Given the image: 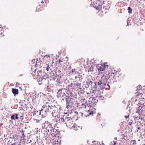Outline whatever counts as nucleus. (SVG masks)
I'll return each mask as SVG.
<instances>
[{"label": "nucleus", "instance_id": "1", "mask_svg": "<svg viewBox=\"0 0 145 145\" xmlns=\"http://www.w3.org/2000/svg\"><path fill=\"white\" fill-rule=\"evenodd\" d=\"M59 120L61 122L64 123L66 124L67 127L70 129L74 128L75 127L73 120L71 117L61 118Z\"/></svg>", "mask_w": 145, "mask_h": 145}, {"label": "nucleus", "instance_id": "2", "mask_svg": "<svg viewBox=\"0 0 145 145\" xmlns=\"http://www.w3.org/2000/svg\"><path fill=\"white\" fill-rule=\"evenodd\" d=\"M136 95L133 99L135 102L138 100V104L141 105H145V95L143 93L139 92H136Z\"/></svg>", "mask_w": 145, "mask_h": 145}, {"label": "nucleus", "instance_id": "3", "mask_svg": "<svg viewBox=\"0 0 145 145\" xmlns=\"http://www.w3.org/2000/svg\"><path fill=\"white\" fill-rule=\"evenodd\" d=\"M91 5L93 7L96 8V10L103 12L101 4L99 1L97 0H91Z\"/></svg>", "mask_w": 145, "mask_h": 145}, {"label": "nucleus", "instance_id": "4", "mask_svg": "<svg viewBox=\"0 0 145 145\" xmlns=\"http://www.w3.org/2000/svg\"><path fill=\"white\" fill-rule=\"evenodd\" d=\"M52 107V106H46L44 105L42 106L41 110H40V115H41V113H42V116L44 115H46L47 114V112H51L50 111V109H51Z\"/></svg>", "mask_w": 145, "mask_h": 145}, {"label": "nucleus", "instance_id": "5", "mask_svg": "<svg viewBox=\"0 0 145 145\" xmlns=\"http://www.w3.org/2000/svg\"><path fill=\"white\" fill-rule=\"evenodd\" d=\"M139 106L136 108V112L139 113L140 112H143L145 110V105H138Z\"/></svg>", "mask_w": 145, "mask_h": 145}, {"label": "nucleus", "instance_id": "6", "mask_svg": "<svg viewBox=\"0 0 145 145\" xmlns=\"http://www.w3.org/2000/svg\"><path fill=\"white\" fill-rule=\"evenodd\" d=\"M108 67V65L107 63H105L102 64L98 68V70L99 71H103L106 69H107Z\"/></svg>", "mask_w": 145, "mask_h": 145}, {"label": "nucleus", "instance_id": "7", "mask_svg": "<svg viewBox=\"0 0 145 145\" xmlns=\"http://www.w3.org/2000/svg\"><path fill=\"white\" fill-rule=\"evenodd\" d=\"M106 81V79L103 77H101V79L99 80V81L98 82V84L99 85H101L105 83V82Z\"/></svg>", "mask_w": 145, "mask_h": 145}, {"label": "nucleus", "instance_id": "8", "mask_svg": "<svg viewBox=\"0 0 145 145\" xmlns=\"http://www.w3.org/2000/svg\"><path fill=\"white\" fill-rule=\"evenodd\" d=\"M44 6L45 5H41L39 4L38 6L36 7V8L38 11H40L44 9Z\"/></svg>", "mask_w": 145, "mask_h": 145}, {"label": "nucleus", "instance_id": "9", "mask_svg": "<svg viewBox=\"0 0 145 145\" xmlns=\"http://www.w3.org/2000/svg\"><path fill=\"white\" fill-rule=\"evenodd\" d=\"M52 145H59L60 144L59 142L56 138L52 139Z\"/></svg>", "mask_w": 145, "mask_h": 145}, {"label": "nucleus", "instance_id": "10", "mask_svg": "<svg viewBox=\"0 0 145 145\" xmlns=\"http://www.w3.org/2000/svg\"><path fill=\"white\" fill-rule=\"evenodd\" d=\"M12 92L15 96L18 94L19 93L18 90L16 89L12 88Z\"/></svg>", "mask_w": 145, "mask_h": 145}, {"label": "nucleus", "instance_id": "11", "mask_svg": "<svg viewBox=\"0 0 145 145\" xmlns=\"http://www.w3.org/2000/svg\"><path fill=\"white\" fill-rule=\"evenodd\" d=\"M44 67L46 69V70L47 71H49L50 70V67H49V65L48 64H44Z\"/></svg>", "mask_w": 145, "mask_h": 145}, {"label": "nucleus", "instance_id": "12", "mask_svg": "<svg viewBox=\"0 0 145 145\" xmlns=\"http://www.w3.org/2000/svg\"><path fill=\"white\" fill-rule=\"evenodd\" d=\"M24 131L22 130L21 131V133H22V136L21 137V138L22 139L24 140H25V136L24 135Z\"/></svg>", "mask_w": 145, "mask_h": 145}, {"label": "nucleus", "instance_id": "13", "mask_svg": "<svg viewBox=\"0 0 145 145\" xmlns=\"http://www.w3.org/2000/svg\"><path fill=\"white\" fill-rule=\"evenodd\" d=\"M89 142V141H88V144H89V145H96V144H97V143L96 141H93L92 142V144H90V143Z\"/></svg>", "mask_w": 145, "mask_h": 145}, {"label": "nucleus", "instance_id": "14", "mask_svg": "<svg viewBox=\"0 0 145 145\" xmlns=\"http://www.w3.org/2000/svg\"><path fill=\"white\" fill-rule=\"evenodd\" d=\"M48 124L46 123H44L42 125V128L47 129L46 125H48Z\"/></svg>", "mask_w": 145, "mask_h": 145}, {"label": "nucleus", "instance_id": "15", "mask_svg": "<svg viewBox=\"0 0 145 145\" xmlns=\"http://www.w3.org/2000/svg\"><path fill=\"white\" fill-rule=\"evenodd\" d=\"M4 36V31L3 30H0V37H2Z\"/></svg>", "mask_w": 145, "mask_h": 145}, {"label": "nucleus", "instance_id": "16", "mask_svg": "<svg viewBox=\"0 0 145 145\" xmlns=\"http://www.w3.org/2000/svg\"><path fill=\"white\" fill-rule=\"evenodd\" d=\"M44 59H45L46 60L49 59V58H50V56L49 55H46L44 56Z\"/></svg>", "mask_w": 145, "mask_h": 145}, {"label": "nucleus", "instance_id": "17", "mask_svg": "<svg viewBox=\"0 0 145 145\" xmlns=\"http://www.w3.org/2000/svg\"><path fill=\"white\" fill-rule=\"evenodd\" d=\"M122 138L123 139H125L127 137V134L126 133H124L122 135Z\"/></svg>", "mask_w": 145, "mask_h": 145}, {"label": "nucleus", "instance_id": "18", "mask_svg": "<svg viewBox=\"0 0 145 145\" xmlns=\"http://www.w3.org/2000/svg\"><path fill=\"white\" fill-rule=\"evenodd\" d=\"M87 113H88L87 114H88V115H90L93 114V112L91 110H88Z\"/></svg>", "mask_w": 145, "mask_h": 145}, {"label": "nucleus", "instance_id": "19", "mask_svg": "<svg viewBox=\"0 0 145 145\" xmlns=\"http://www.w3.org/2000/svg\"><path fill=\"white\" fill-rule=\"evenodd\" d=\"M72 73L73 74H76V71L75 69H72Z\"/></svg>", "mask_w": 145, "mask_h": 145}, {"label": "nucleus", "instance_id": "20", "mask_svg": "<svg viewBox=\"0 0 145 145\" xmlns=\"http://www.w3.org/2000/svg\"><path fill=\"white\" fill-rule=\"evenodd\" d=\"M128 12L129 13H131L132 12V10L131 8L130 7H128Z\"/></svg>", "mask_w": 145, "mask_h": 145}, {"label": "nucleus", "instance_id": "21", "mask_svg": "<svg viewBox=\"0 0 145 145\" xmlns=\"http://www.w3.org/2000/svg\"><path fill=\"white\" fill-rule=\"evenodd\" d=\"M134 118L136 120H138L140 119V117L137 116L136 115L134 116Z\"/></svg>", "mask_w": 145, "mask_h": 145}, {"label": "nucleus", "instance_id": "22", "mask_svg": "<svg viewBox=\"0 0 145 145\" xmlns=\"http://www.w3.org/2000/svg\"><path fill=\"white\" fill-rule=\"evenodd\" d=\"M131 143L133 145H136V142L135 140L131 141Z\"/></svg>", "mask_w": 145, "mask_h": 145}, {"label": "nucleus", "instance_id": "23", "mask_svg": "<svg viewBox=\"0 0 145 145\" xmlns=\"http://www.w3.org/2000/svg\"><path fill=\"white\" fill-rule=\"evenodd\" d=\"M46 80V79L44 77H43V76H42L41 78H39V81H42V80Z\"/></svg>", "mask_w": 145, "mask_h": 145}, {"label": "nucleus", "instance_id": "24", "mask_svg": "<svg viewBox=\"0 0 145 145\" xmlns=\"http://www.w3.org/2000/svg\"><path fill=\"white\" fill-rule=\"evenodd\" d=\"M56 82H57V83H60V80L59 79H57L56 80Z\"/></svg>", "mask_w": 145, "mask_h": 145}, {"label": "nucleus", "instance_id": "25", "mask_svg": "<svg viewBox=\"0 0 145 145\" xmlns=\"http://www.w3.org/2000/svg\"><path fill=\"white\" fill-rule=\"evenodd\" d=\"M15 116L14 115H13L11 117V118L12 120H15L14 118Z\"/></svg>", "mask_w": 145, "mask_h": 145}, {"label": "nucleus", "instance_id": "26", "mask_svg": "<svg viewBox=\"0 0 145 145\" xmlns=\"http://www.w3.org/2000/svg\"><path fill=\"white\" fill-rule=\"evenodd\" d=\"M58 63H60L61 62H64V61L63 59H62L61 60L60 59H59L58 60Z\"/></svg>", "mask_w": 145, "mask_h": 145}, {"label": "nucleus", "instance_id": "27", "mask_svg": "<svg viewBox=\"0 0 145 145\" xmlns=\"http://www.w3.org/2000/svg\"><path fill=\"white\" fill-rule=\"evenodd\" d=\"M18 115L17 114H16L15 115V119L17 120L18 119L19 117L18 116Z\"/></svg>", "mask_w": 145, "mask_h": 145}, {"label": "nucleus", "instance_id": "28", "mask_svg": "<svg viewBox=\"0 0 145 145\" xmlns=\"http://www.w3.org/2000/svg\"><path fill=\"white\" fill-rule=\"evenodd\" d=\"M39 4H40L41 5H45L44 4V1H42L41 3Z\"/></svg>", "mask_w": 145, "mask_h": 145}, {"label": "nucleus", "instance_id": "29", "mask_svg": "<svg viewBox=\"0 0 145 145\" xmlns=\"http://www.w3.org/2000/svg\"><path fill=\"white\" fill-rule=\"evenodd\" d=\"M111 76H112L113 77V78H116V77H116V76L114 74V73L112 74V75H111Z\"/></svg>", "mask_w": 145, "mask_h": 145}, {"label": "nucleus", "instance_id": "30", "mask_svg": "<svg viewBox=\"0 0 145 145\" xmlns=\"http://www.w3.org/2000/svg\"><path fill=\"white\" fill-rule=\"evenodd\" d=\"M11 145H17V143H16V142H15L14 143L12 144Z\"/></svg>", "mask_w": 145, "mask_h": 145}, {"label": "nucleus", "instance_id": "31", "mask_svg": "<svg viewBox=\"0 0 145 145\" xmlns=\"http://www.w3.org/2000/svg\"><path fill=\"white\" fill-rule=\"evenodd\" d=\"M36 122L37 123H39L40 122V120H37Z\"/></svg>", "mask_w": 145, "mask_h": 145}, {"label": "nucleus", "instance_id": "32", "mask_svg": "<svg viewBox=\"0 0 145 145\" xmlns=\"http://www.w3.org/2000/svg\"><path fill=\"white\" fill-rule=\"evenodd\" d=\"M114 142V144L113 145H115L116 143V142H115L114 141H113Z\"/></svg>", "mask_w": 145, "mask_h": 145}, {"label": "nucleus", "instance_id": "33", "mask_svg": "<svg viewBox=\"0 0 145 145\" xmlns=\"http://www.w3.org/2000/svg\"><path fill=\"white\" fill-rule=\"evenodd\" d=\"M129 117V115H128V116H125V118H128Z\"/></svg>", "mask_w": 145, "mask_h": 145}, {"label": "nucleus", "instance_id": "34", "mask_svg": "<svg viewBox=\"0 0 145 145\" xmlns=\"http://www.w3.org/2000/svg\"><path fill=\"white\" fill-rule=\"evenodd\" d=\"M65 59H66L67 60L65 61V62L67 63V57H65Z\"/></svg>", "mask_w": 145, "mask_h": 145}, {"label": "nucleus", "instance_id": "35", "mask_svg": "<svg viewBox=\"0 0 145 145\" xmlns=\"http://www.w3.org/2000/svg\"><path fill=\"white\" fill-rule=\"evenodd\" d=\"M131 124H132V122H130V123H129L130 125H131Z\"/></svg>", "mask_w": 145, "mask_h": 145}, {"label": "nucleus", "instance_id": "36", "mask_svg": "<svg viewBox=\"0 0 145 145\" xmlns=\"http://www.w3.org/2000/svg\"><path fill=\"white\" fill-rule=\"evenodd\" d=\"M140 129V127H138V129Z\"/></svg>", "mask_w": 145, "mask_h": 145}, {"label": "nucleus", "instance_id": "37", "mask_svg": "<svg viewBox=\"0 0 145 145\" xmlns=\"http://www.w3.org/2000/svg\"><path fill=\"white\" fill-rule=\"evenodd\" d=\"M114 139H116V140H117V138L116 137H115V138Z\"/></svg>", "mask_w": 145, "mask_h": 145}, {"label": "nucleus", "instance_id": "38", "mask_svg": "<svg viewBox=\"0 0 145 145\" xmlns=\"http://www.w3.org/2000/svg\"><path fill=\"white\" fill-rule=\"evenodd\" d=\"M58 72H61V71L59 70H58Z\"/></svg>", "mask_w": 145, "mask_h": 145}, {"label": "nucleus", "instance_id": "39", "mask_svg": "<svg viewBox=\"0 0 145 145\" xmlns=\"http://www.w3.org/2000/svg\"><path fill=\"white\" fill-rule=\"evenodd\" d=\"M52 134H52H52H51V135H52L53 136V135H54V134H53V135H52Z\"/></svg>", "mask_w": 145, "mask_h": 145}, {"label": "nucleus", "instance_id": "40", "mask_svg": "<svg viewBox=\"0 0 145 145\" xmlns=\"http://www.w3.org/2000/svg\"><path fill=\"white\" fill-rule=\"evenodd\" d=\"M145 145V144H142V145Z\"/></svg>", "mask_w": 145, "mask_h": 145}, {"label": "nucleus", "instance_id": "41", "mask_svg": "<svg viewBox=\"0 0 145 145\" xmlns=\"http://www.w3.org/2000/svg\"><path fill=\"white\" fill-rule=\"evenodd\" d=\"M48 132H49V129H48Z\"/></svg>", "mask_w": 145, "mask_h": 145}, {"label": "nucleus", "instance_id": "42", "mask_svg": "<svg viewBox=\"0 0 145 145\" xmlns=\"http://www.w3.org/2000/svg\"><path fill=\"white\" fill-rule=\"evenodd\" d=\"M31 142V140H30V142H29V143H30V142Z\"/></svg>", "mask_w": 145, "mask_h": 145}, {"label": "nucleus", "instance_id": "43", "mask_svg": "<svg viewBox=\"0 0 145 145\" xmlns=\"http://www.w3.org/2000/svg\"><path fill=\"white\" fill-rule=\"evenodd\" d=\"M33 76H35V75H34V74H33Z\"/></svg>", "mask_w": 145, "mask_h": 145}, {"label": "nucleus", "instance_id": "44", "mask_svg": "<svg viewBox=\"0 0 145 145\" xmlns=\"http://www.w3.org/2000/svg\"><path fill=\"white\" fill-rule=\"evenodd\" d=\"M78 85H79L78 84H77V86H78Z\"/></svg>", "mask_w": 145, "mask_h": 145}]
</instances>
